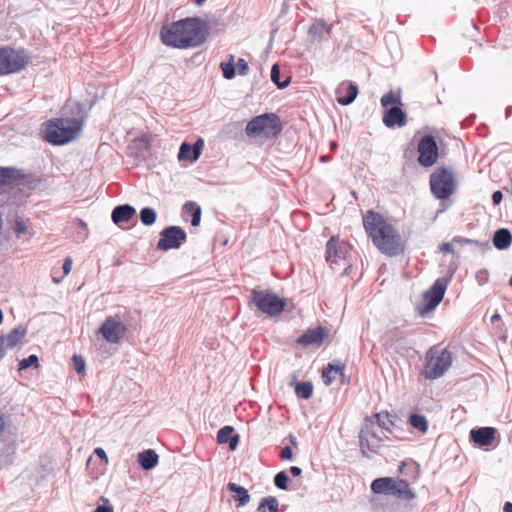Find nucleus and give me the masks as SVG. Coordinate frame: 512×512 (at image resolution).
<instances>
[{"label":"nucleus","mask_w":512,"mask_h":512,"mask_svg":"<svg viewBox=\"0 0 512 512\" xmlns=\"http://www.w3.org/2000/svg\"><path fill=\"white\" fill-rule=\"evenodd\" d=\"M430 187L437 199H448L456 188L453 171L444 167L437 168L430 176Z\"/></svg>","instance_id":"obj_7"},{"label":"nucleus","mask_w":512,"mask_h":512,"mask_svg":"<svg viewBox=\"0 0 512 512\" xmlns=\"http://www.w3.org/2000/svg\"><path fill=\"white\" fill-rule=\"evenodd\" d=\"M293 456L292 450L289 446H285L280 452V458L284 460H291Z\"/></svg>","instance_id":"obj_50"},{"label":"nucleus","mask_w":512,"mask_h":512,"mask_svg":"<svg viewBox=\"0 0 512 512\" xmlns=\"http://www.w3.org/2000/svg\"><path fill=\"white\" fill-rule=\"evenodd\" d=\"M409 424L413 428H415L423 433H425L428 429L427 419L423 415L411 414L410 418H409Z\"/></svg>","instance_id":"obj_34"},{"label":"nucleus","mask_w":512,"mask_h":512,"mask_svg":"<svg viewBox=\"0 0 512 512\" xmlns=\"http://www.w3.org/2000/svg\"><path fill=\"white\" fill-rule=\"evenodd\" d=\"M208 30L206 21L197 17H188L164 25L161 28L160 37L167 46L185 49L204 43L208 36Z\"/></svg>","instance_id":"obj_1"},{"label":"nucleus","mask_w":512,"mask_h":512,"mask_svg":"<svg viewBox=\"0 0 512 512\" xmlns=\"http://www.w3.org/2000/svg\"><path fill=\"white\" fill-rule=\"evenodd\" d=\"M63 272L65 275H68L72 269V259L70 257H66L63 263Z\"/></svg>","instance_id":"obj_51"},{"label":"nucleus","mask_w":512,"mask_h":512,"mask_svg":"<svg viewBox=\"0 0 512 512\" xmlns=\"http://www.w3.org/2000/svg\"><path fill=\"white\" fill-rule=\"evenodd\" d=\"M503 512H512V503L506 502L504 504Z\"/></svg>","instance_id":"obj_60"},{"label":"nucleus","mask_w":512,"mask_h":512,"mask_svg":"<svg viewBox=\"0 0 512 512\" xmlns=\"http://www.w3.org/2000/svg\"><path fill=\"white\" fill-rule=\"evenodd\" d=\"M138 462L144 470H150L157 465L158 455L152 449L145 450L138 454Z\"/></svg>","instance_id":"obj_26"},{"label":"nucleus","mask_w":512,"mask_h":512,"mask_svg":"<svg viewBox=\"0 0 512 512\" xmlns=\"http://www.w3.org/2000/svg\"><path fill=\"white\" fill-rule=\"evenodd\" d=\"M22 177L21 170L14 167H0V186L12 183Z\"/></svg>","instance_id":"obj_29"},{"label":"nucleus","mask_w":512,"mask_h":512,"mask_svg":"<svg viewBox=\"0 0 512 512\" xmlns=\"http://www.w3.org/2000/svg\"><path fill=\"white\" fill-rule=\"evenodd\" d=\"M345 366L340 361L329 363L322 371V380L329 386L336 378V375L343 374Z\"/></svg>","instance_id":"obj_24"},{"label":"nucleus","mask_w":512,"mask_h":512,"mask_svg":"<svg viewBox=\"0 0 512 512\" xmlns=\"http://www.w3.org/2000/svg\"><path fill=\"white\" fill-rule=\"evenodd\" d=\"M427 363L422 375L429 380L438 379L444 375V373L452 365V354L446 348L431 347L426 355Z\"/></svg>","instance_id":"obj_4"},{"label":"nucleus","mask_w":512,"mask_h":512,"mask_svg":"<svg viewBox=\"0 0 512 512\" xmlns=\"http://www.w3.org/2000/svg\"><path fill=\"white\" fill-rule=\"evenodd\" d=\"M95 454L105 462V464L108 463V457L104 449L98 447L94 450Z\"/></svg>","instance_id":"obj_53"},{"label":"nucleus","mask_w":512,"mask_h":512,"mask_svg":"<svg viewBox=\"0 0 512 512\" xmlns=\"http://www.w3.org/2000/svg\"><path fill=\"white\" fill-rule=\"evenodd\" d=\"M313 393V385L311 382H298L295 386V394L298 398L309 399Z\"/></svg>","instance_id":"obj_32"},{"label":"nucleus","mask_w":512,"mask_h":512,"mask_svg":"<svg viewBox=\"0 0 512 512\" xmlns=\"http://www.w3.org/2000/svg\"><path fill=\"white\" fill-rule=\"evenodd\" d=\"M371 490L376 494L390 495L402 500L415 498V493L407 481L391 477L377 478L371 483Z\"/></svg>","instance_id":"obj_5"},{"label":"nucleus","mask_w":512,"mask_h":512,"mask_svg":"<svg viewBox=\"0 0 512 512\" xmlns=\"http://www.w3.org/2000/svg\"><path fill=\"white\" fill-rule=\"evenodd\" d=\"M228 489L237 494L236 500L238 501L239 506H244L250 501V495L244 487L239 486L236 483H229Z\"/></svg>","instance_id":"obj_31"},{"label":"nucleus","mask_w":512,"mask_h":512,"mask_svg":"<svg viewBox=\"0 0 512 512\" xmlns=\"http://www.w3.org/2000/svg\"><path fill=\"white\" fill-rule=\"evenodd\" d=\"M251 301L258 310L270 316L279 315L286 306L283 299L268 291L252 290Z\"/></svg>","instance_id":"obj_8"},{"label":"nucleus","mask_w":512,"mask_h":512,"mask_svg":"<svg viewBox=\"0 0 512 512\" xmlns=\"http://www.w3.org/2000/svg\"><path fill=\"white\" fill-rule=\"evenodd\" d=\"M239 435L234 433L232 426H224L217 433V441L220 444H229L230 450H235L239 443Z\"/></svg>","instance_id":"obj_23"},{"label":"nucleus","mask_w":512,"mask_h":512,"mask_svg":"<svg viewBox=\"0 0 512 512\" xmlns=\"http://www.w3.org/2000/svg\"><path fill=\"white\" fill-rule=\"evenodd\" d=\"M250 141L262 144L266 139L275 137L281 130H245Z\"/></svg>","instance_id":"obj_28"},{"label":"nucleus","mask_w":512,"mask_h":512,"mask_svg":"<svg viewBox=\"0 0 512 512\" xmlns=\"http://www.w3.org/2000/svg\"><path fill=\"white\" fill-rule=\"evenodd\" d=\"M7 350L8 349L6 348L4 341H2V338H0V360L4 358V356L7 353Z\"/></svg>","instance_id":"obj_57"},{"label":"nucleus","mask_w":512,"mask_h":512,"mask_svg":"<svg viewBox=\"0 0 512 512\" xmlns=\"http://www.w3.org/2000/svg\"><path fill=\"white\" fill-rule=\"evenodd\" d=\"M476 118L475 114L470 115L464 122L461 123V128H467L473 124Z\"/></svg>","instance_id":"obj_55"},{"label":"nucleus","mask_w":512,"mask_h":512,"mask_svg":"<svg viewBox=\"0 0 512 512\" xmlns=\"http://www.w3.org/2000/svg\"><path fill=\"white\" fill-rule=\"evenodd\" d=\"M133 141L139 151H148L150 148L151 136L147 133L141 134L140 136H135Z\"/></svg>","instance_id":"obj_39"},{"label":"nucleus","mask_w":512,"mask_h":512,"mask_svg":"<svg viewBox=\"0 0 512 512\" xmlns=\"http://www.w3.org/2000/svg\"><path fill=\"white\" fill-rule=\"evenodd\" d=\"M235 67L238 71V74L242 76L246 75L249 71L248 63L243 58L238 59L237 63L235 64Z\"/></svg>","instance_id":"obj_47"},{"label":"nucleus","mask_w":512,"mask_h":512,"mask_svg":"<svg viewBox=\"0 0 512 512\" xmlns=\"http://www.w3.org/2000/svg\"><path fill=\"white\" fill-rule=\"evenodd\" d=\"M233 56L230 57V61L229 62H222L220 64V67H221V70L223 72V76L225 79H232L235 77L236 75V67H235V64L233 63Z\"/></svg>","instance_id":"obj_40"},{"label":"nucleus","mask_w":512,"mask_h":512,"mask_svg":"<svg viewBox=\"0 0 512 512\" xmlns=\"http://www.w3.org/2000/svg\"><path fill=\"white\" fill-rule=\"evenodd\" d=\"M74 369L78 374L84 373L85 361L81 356L74 355L73 358Z\"/></svg>","instance_id":"obj_46"},{"label":"nucleus","mask_w":512,"mask_h":512,"mask_svg":"<svg viewBox=\"0 0 512 512\" xmlns=\"http://www.w3.org/2000/svg\"><path fill=\"white\" fill-rule=\"evenodd\" d=\"M13 229L17 235L23 234L27 231V227H26L24 221L19 218L16 219Z\"/></svg>","instance_id":"obj_48"},{"label":"nucleus","mask_w":512,"mask_h":512,"mask_svg":"<svg viewBox=\"0 0 512 512\" xmlns=\"http://www.w3.org/2000/svg\"><path fill=\"white\" fill-rule=\"evenodd\" d=\"M38 357L34 354L28 356L27 358L22 359L19 362V370H25L31 366H34L35 368L38 367Z\"/></svg>","instance_id":"obj_43"},{"label":"nucleus","mask_w":512,"mask_h":512,"mask_svg":"<svg viewBox=\"0 0 512 512\" xmlns=\"http://www.w3.org/2000/svg\"><path fill=\"white\" fill-rule=\"evenodd\" d=\"M289 472L294 476V477H297V476H300L301 473H302V470L301 468H299L298 466H291L290 469H289Z\"/></svg>","instance_id":"obj_56"},{"label":"nucleus","mask_w":512,"mask_h":512,"mask_svg":"<svg viewBox=\"0 0 512 512\" xmlns=\"http://www.w3.org/2000/svg\"><path fill=\"white\" fill-rule=\"evenodd\" d=\"M288 439L291 445H293L294 447L298 445L297 438L293 434H289Z\"/></svg>","instance_id":"obj_59"},{"label":"nucleus","mask_w":512,"mask_h":512,"mask_svg":"<svg viewBox=\"0 0 512 512\" xmlns=\"http://www.w3.org/2000/svg\"><path fill=\"white\" fill-rule=\"evenodd\" d=\"M125 324L117 316H109L100 326L103 338L112 344H118L126 334Z\"/></svg>","instance_id":"obj_12"},{"label":"nucleus","mask_w":512,"mask_h":512,"mask_svg":"<svg viewBox=\"0 0 512 512\" xmlns=\"http://www.w3.org/2000/svg\"><path fill=\"white\" fill-rule=\"evenodd\" d=\"M382 434L383 431L376 427L373 420L365 422L359 434L360 448L364 455L377 452L382 442Z\"/></svg>","instance_id":"obj_9"},{"label":"nucleus","mask_w":512,"mask_h":512,"mask_svg":"<svg viewBox=\"0 0 512 512\" xmlns=\"http://www.w3.org/2000/svg\"><path fill=\"white\" fill-rule=\"evenodd\" d=\"M438 248H439V251L444 252V253H452L453 252L452 244L448 243V242L441 243Z\"/></svg>","instance_id":"obj_52"},{"label":"nucleus","mask_w":512,"mask_h":512,"mask_svg":"<svg viewBox=\"0 0 512 512\" xmlns=\"http://www.w3.org/2000/svg\"><path fill=\"white\" fill-rule=\"evenodd\" d=\"M178 159L180 161H184V160L195 161L192 156V146L190 143L185 141L180 145Z\"/></svg>","instance_id":"obj_41"},{"label":"nucleus","mask_w":512,"mask_h":512,"mask_svg":"<svg viewBox=\"0 0 512 512\" xmlns=\"http://www.w3.org/2000/svg\"><path fill=\"white\" fill-rule=\"evenodd\" d=\"M135 213V208L129 204L118 205L112 210L111 219L114 224L120 226L122 223L128 222Z\"/></svg>","instance_id":"obj_21"},{"label":"nucleus","mask_w":512,"mask_h":512,"mask_svg":"<svg viewBox=\"0 0 512 512\" xmlns=\"http://www.w3.org/2000/svg\"><path fill=\"white\" fill-rule=\"evenodd\" d=\"M478 279H479V281H482V279L486 280V273L485 272H480L478 274Z\"/></svg>","instance_id":"obj_61"},{"label":"nucleus","mask_w":512,"mask_h":512,"mask_svg":"<svg viewBox=\"0 0 512 512\" xmlns=\"http://www.w3.org/2000/svg\"><path fill=\"white\" fill-rule=\"evenodd\" d=\"M100 500L102 504H99L94 512H113V506L107 498L101 497Z\"/></svg>","instance_id":"obj_45"},{"label":"nucleus","mask_w":512,"mask_h":512,"mask_svg":"<svg viewBox=\"0 0 512 512\" xmlns=\"http://www.w3.org/2000/svg\"><path fill=\"white\" fill-rule=\"evenodd\" d=\"M187 234L179 226H168L160 232L157 248L161 251L178 249L186 241Z\"/></svg>","instance_id":"obj_10"},{"label":"nucleus","mask_w":512,"mask_h":512,"mask_svg":"<svg viewBox=\"0 0 512 512\" xmlns=\"http://www.w3.org/2000/svg\"><path fill=\"white\" fill-rule=\"evenodd\" d=\"M140 220L145 226H151L156 221V211L153 208L145 207L140 211Z\"/></svg>","instance_id":"obj_36"},{"label":"nucleus","mask_w":512,"mask_h":512,"mask_svg":"<svg viewBox=\"0 0 512 512\" xmlns=\"http://www.w3.org/2000/svg\"><path fill=\"white\" fill-rule=\"evenodd\" d=\"M331 28L323 20L315 21L309 28L308 34L314 40H322L326 34L330 33Z\"/></svg>","instance_id":"obj_27"},{"label":"nucleus","mask_w":512,"mask_h":512,"mask_svg":"<svg viewBox=\"0 0 512 512\" xmlns=\"http://www.w3.org/2000/svg\"><path fill=\"white\" fill-rule=\"evenodd\" d=\"M203 145H204V140L202 138H198L194 142V144H191V146H192V156H193L194 160H197L200 157Z\"/></svg>","instance_id":"obj_44"},{"label":"nucleus","mask_w":512,"mask_h":512,"mask_svg":"<svg viewBox=\"0 0 512 512\" xmlns=\"http://www.w3.org/2000/svg\"><path fill=\"white\" fill-rule=\"evenodd\" d=\"M406 119L407 115L400 106H392L384 111L383 123L388 128L395 125L399 127L404 126L406 124Z\"/></svg>","instance_id":"obj_18"},{"label":"nucleus","mask_w":512,"mask_h":512,"mask_svg":"<svg viewBox=\"0 0 512 512\" xmlns=\"http://www.w3.org/2000/svg\"><path fill=\"white\" fill-rule=\"evenodd\" d=\"M492 242L498 250H505L512 243V234L508 229L500 228L495 231Z\"/></svg>","instance_id":"obj_25"},{"label":"nucleus","mask_w":512,"mask_h":512,"mask_svg":"<svg viewBox=\"0 0 512 512\" xmlns=\"http://www.w3.org/2000/svg\"><path fill=\"white\" fill-rule=\"evenodd\" d=\"M418 162L423 167H430L438 159V146L433 136H424L418 144Z\"/></svg>","instance_id":"obj_13"},{"label":"nucleus","mask_w":512,"mask_h":512,"mask_svg":"<svg viewBox=\"0 0 512 512\" xmlns=\"http://www.w3.org/2000/svg\"><path fill=\"white\" fill-rule=\"evenodd\" d=\"M452 242L453 243H458L460 245H465V244H476L477 245L478 244V241H476V240L465 238V237H461V236L454 237Z\"/></svg>","instance_id":"obj_49"},{"label":"nucleus","mask_w":512,"mask_h":512,"mask_svg":"<svg viewBox=\"0 0 512 512\" xmlns=\"http://www.w3.org/2000/svg\"><path fill=\"white\" fill-rule=\"evenodd\" d=\"M91 105L68 99L61 109V116L47 120L41 128H82Z\"/></svg>","instance_id":"obj_3"},{"label":"nucleus","mask_w":512,"mask_h":512,"mask_svg":"<svg viewBox=\"0 0 512 512\" xmlns=\"http://www.w3.org/2000/svg\"><path fill=\"white\" fill-rule=\"evenodd\" d=\"M374 418L376 419V427L382 431L383 429L389 430V427L393 424L388 413H377Z\"/></svg>","instance_id":"obj_38"},{"label":"nucleus","mask_w":512,"mask_h":512,"mask_svg":"<svg viewBox=\"0 0 512 512\" xmlns=\"http://www.w3.org/2000/svg\"><path fill=\"white\" fill-rule=\"evenodd\" d=\"M500 319V315L499 314H494L492 317H491V322L494 323L495 321L499 320Z\"/></svg>","instance_id":"obj_64"},{"label":"nucleus","mask_w":512,"mask_h":512,"mask_svg":"<svg viewBox=\"0 0 512 512\" xmlns=\"http://www.w3.org/2000/svg\"><path fill=\"white\" fill-rule=\"evenodd\" d=\"M330 159L331 158L328 155H323V156L320 157V160L322 162H328V161H330Z\"/></svg>","instance_id":"obj_62"},{"label":"nucleus","mask_w":512,"mask_h":512,"mask_svg":"<svg viewBox=\"0 0 512 512\" xmlns=\"http://www.w3.org/2000/svg\"><path fill=\"white\" fill-rule=\"evenodd\" d=\"M347 248L344 243L338 244L335 237H331L326 244V261L331 264L338 263L345 258Z\"/></svg>","instance_id":"obj_19"},{"label":"nucleus","mask_w":512,"mask_h":512,"mask_svg":"<svg viewBox=\"0 0 512 512\" xmlns=\"http://www.w3.org/2000/svg\"><path fill=\"white\" fill-rule=\"evenodd\" d=\"M27 334V329L23 325H18L12 331H10L6 335H1L2 341L7 349H13L18 344H20Z\"/></svg>","instance_id":"obj_22"},{"label":"nucleus","mask_w":512,"mask_h":512,"mask_svg":"<svg viewBox=\"0 0 512 512\" xmlns=\"http://www.w3.org/2000/svg\"><path fill=\"white\" fill-rule=\"evenodd\" d=\"M245 128H281L280 118L275 113H264L253 117Z\"/></svg>","instance_id":"obj_16"},{"label":"nucleus","mask_w":512,"mask_h":512,"mask_svg":"<svg viewBox=\"0 0 512 512\" xmlns=\"http://www.w3.org/2000/svg\"><path fill=\"white\" fill-rule=\"evenodd\" d=\"M381 105L384 108H388V106H401V97L398 93H395L394 91H389L388 93L384 94L381 98Z\"/></svg>","instance_id":"obj_33"},{"label":"nucleus","mask_w":512,"mask_h":512,"mask_svg":"<svg viewBox=\"0 0 512 512\" xmlns=\"http://www.w3.org/2000/svg\"><path fill=\"white\" fill-rule=\"evenodd\" d=\"M289 477L286 472L281 471L278 472L274 477V484L278 489L287 490L288 489Z\"/></svg>","instance_id":"obj_42"},{"label":"nucleus","mask_w":512,"mask_h":512,"mask_svg":"<svg viewBox=\"0 0 512 512\" xmlns=\"http://www.w3.org/2000/svg\"><path fill=\"white\" fill-rule=\"evenodd\" d=\"M363 226L377 249L387 256H398L404 251V242L398 230L373 210L363 216Z\"/></svg>","instance_id":"obj_2"},{"label":"nucleus","mask_w":512,"mask_h":512,"mask_svg":"<svg viewBox=\"0 0 512 512\" xmlns=\"http://www.w3.org/2000/svg\"><path fill=\"white\" fill-rule=\"evenodd\" d=\"M183 209L186 213L192 211L191 224L192 226H198L201 220V208L196 206L194 202L189 201L184 204Z\"/></svg>","instance_id":"obj_35"},{"label":"nucleus","mask_w":512,"mask_h":512,"mask_svg":"<svg viewBox=\"0 0 512 512\" xmlns=\"http://www.w3.org/2000/svg\"><path fill=\"white\" fill-rule=\"evenodd\" d=\"M336 100L340 105L351 104L358 95V86L352 82H342L335 91Z\"/></svg>","instance_id":"obj_15"},{"label":"nucleus","mask_w":512,"mask_h":512,"mask_svg":"<svg viewBox=\"0 0 512 512\" xmlns=\"http://www.w3.org/2000/svg\"><path fill=\"white\" fill-rule=\"evenodd\" d=\"M279 510V501L274 496H267L261 499L257 511L258 512H277Z\"/></svg>","instance_id":"obj_30"},{"label":"nucleus","mask_w":512,"mask_h":512,"mask_svg":"<svg viewBox=\"0 0 512 512\" xmlns=\"http://www.w3.org/2000/svg\"><path fill=\"white\" fill-rule=\"evenodd\" d=\"M504 190L512 195V173L509 175L508 184L504 187Z\"/></svg>","instance_id":"obj_58"},{"label":"nucleus","mask_w":512,"mask_h":512,"mask_svg":"<svg viewBox=\"0 0 512 512\" xmlns=\"http://www.w3.org/2000/svg\"><path fill=\"white\" fill-rule=\"evenodd\" d=\"M327 336L328 330L324 327L318 326L314 329H308L297 339V343L303 346L321 345Z\"/></svg>","instance_id":"obj_17"},{"label":"nucleus","mask_w":512,"mask_h":512,"mask_svg":"<svg viewBox=\"0 0 512 512\" xmlns=\"http://www.w3.org/2000/svg\"><path fill=\"white\" fill-rule=\"evenodd\" d=\"M471 440L479 446H490L495 438V429L482 427L470 431Z\"/></svg>","instance_id":"obj_20"},{"label":"nucleus","mask_w":512,"mask_h":512,"mask_svg":"<svg viewBox=\"0 0 512 512\" xmlns=\"http://www.w3.org/2000/svg\"><path fill=\"white\" fill-rule=\"evenodd\" d=\"M29 55L25 49L9 46L0 48V76L22 71L29 63Z\"/></svg>","instance_id":"obj_6"},{"label":"nucleus","mask_w":512,"mask_h":512,"mask_svg":"<svg viewBox=\"0 0 512 512\" xmlns=\"http://www.w3.org/2000/svg\"><path fill=\"white\" fill-rule=\"evenodd\" d=\"M271 81L279 88H286L290 83V78L285 79L284 81L280 80V67L278 64H274L271 68Z\"/></svg>","instance_id":"obj_37"},{"label":"nucleus","mask_w":512,"mask_h":512,"mask_svg":"<svg viewBox=\"0 0 512 512\" xmlns=\"http://www.w3.org/2000/svg\"><path fill=\"white\" fill-rule=\"evenodd\" d=\"M330 147H331L332 150H335L338 147V143L336 141H331L330 142Z\"/></svg>","instance_id":"obj_63"},{"label":"nucleus","mask_w":512,"mask_h":512,"mask_svg":"<svg viewBox=\"0 0 512 512\" xmlns=\"http://www.w3.org/2000/svg\"><path fill=\"white\" fill-rule=\"evenodd\" d=\"M503 199L502 192L497 190L492 194V202L494 205H499Z\"/></svg>","instance_id":"obj_54"},{"label":"nucleus","mask_w":512,"mask_h":512,"mask_svg":"<svg viewBox=\"0 0 512 512\" xmlns=\"http://www.w3.org/2000/svg\"><path fill=\"white\" fill-rule=\"evenodd\" d=\"M81 130H42L41 138L52 145H65L79 137Z\"/></svg>","instance_id":"obj_14"},{"label":"nucleus","mask_w":512,"mask_h":512,"mask_svg":"<svg viewBox=\"0 0 512 512\" xmlns=\"http://www.w3.org/2000/svg\"><path fill=\"white\" fill-rule=\"evenodd\" d=\"M449 279L438 278L433 285L423 294V308L420 310L421 314L429 313L434 310L442 301Z\"/></svg>","instance_id":"obj_11"}]
</instances>
